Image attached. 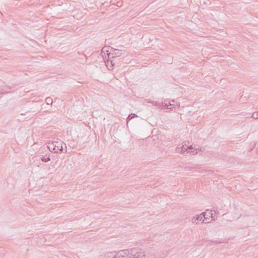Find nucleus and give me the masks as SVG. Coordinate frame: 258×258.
<instances>
[{
  "label": "nucleus",
  "mask_w": 258,
  "mask_h": 258,
  "mask_svg": "<svg viewBox=\"0 0 258 258\" xmlns=\"http://www.w3.org/2000/svg\"><path fill=\"white\" fill-rule=\"evenodd\" d=\"M118 254H119V258H127V256L130 254V249H123L118 251Z\"/></svg>",
  "instance_id": "obj_7"
},
{
  "label": "nucleus",
  "mask_w": 258,
  "mask_h": 258,
  "mask_svg": "<svg viewBox=\"0 0 258 258\" xmlns=\"http://www.w3.org/2000/svg\"><path fill=\"white\" fill-rule=\"evenodd\" d=\"M45 101L47 104H51L52 103V99L50 97H47L45 99Z\"/></svg>",
  "instance_id": "obj_14"
},
{
  "label": "nucleus",
  "mask_w": 258,
  "mask_h": 258,
  "mask_svg": "<svg viewBox=\"0 0 258 258\" xmlns=\"http://www.w3.org/2000/svg\"><path fill=\"white\" fill-rule=\"evenodd\" d=\"M157 102H155V103H154V105H157Z\"/></svg>",
  "instance_id": "obj_17"
},
{
  "label": "nucleus",
  "mask_w": 258,
  "mask_h": 258,
  "mask_svg": "<svg viewBox=\"0 0 258 258\" xmlns=\"http://www.w3.org/2000/svg\"><path fill=\"white\" fill-rule=\"evenodd\" d=\"M113 254H114V251L107 252L105 254V258H113V257L114 256Z\"/></svg>",
  "instance_id": "obj_11"
},
{
  "label": "nucleus",
  "mask_w": 258,
  "mask_h": 258,
  "mask_svg": "<svg viewBox=\"0 0 258 258\" xmlns=\"http://www.w3.org/2000/svg\"><path fill=\"white\" fill-rule=\"evenodd\" d=\"M196 146H193L190 145L188 146L186 145H183L181 147L178 146L175 150L177 153H182V154H187L190 153L192 155H195L198 153L199 148H196Z\"/></svg>",
  "instance_id": "obj_1"
},
{
  "label": "nucleus",
  "mask_w": 258,
  "mask_h": 258,
  "mask_svg": "<svg viewBox=\"0 0 258 258\" xmlns=\"http://www.w3.org/2000/svg\"><path fill=\"white\" fill-rule=\"evenodd\" d=\"M41 160L44 162H47L50 160L49 156H45L41 158Z\"/></svg>",
  "instance_id": "obj_13"
},
{
  "label": "nucleus",
  "mask_w": 258,
  "mask_h": 258,
  "mask_svg": "<svg viewBox=\"0 0 258 258\" xmlns=\"http://www.w3.org/2000/svg\"><path fill=\"white\" fill-rule=\"evenodd\" d=\"M175 101L174 100H172L171 101H169L168 102H164L162 103V106L164 107V109H170L171 110H173V108H174V107H172V106H175L174 104Z\"/></svg>",
  "instance_id": "obj_6"
},
{
  "label": "nucleus",
  "mask_w": 258,
  "mask_h": 258,
  "mask_svg": "<svg viewBox=\"0 0 258 258\" xmlns=\"http://www.w3.org/2000/svg\"><path fill=\"white\" fill-rule=\"evenodd\" d=\"M112 48L110 46H104L102 49V52L104 53V54H105V52H106L108 55V53H110V51L112 50Z\"/></svg>",
  "instance_id": "obj_9"
},
{
  "label": "nucleus",
  "mask_w": 258,
  "mask_h": 258,
  "mask_svg": "<svg viewBox=\"0 0 258 258\" xmlns=\"http://www.w3.org/2000/svg\"><path fill=\"white\" fill-rule=\"evenodd\" d=\"M129 249L130 254L134 258H146L145 252L141 249L134 247Z\"/></svg>",
  "instance_id": "obj_3"
},
{
  "label": "nucleus",
  "mask_w": 258,
  "mask_h": 258,
  "mask_svg": "<svg viewBox=\"0 0 258 258\" xmlns=\"http://www.w3.org/2000/svg\"><path fill=\"white\" fill-rule=\"evenodd\" d=\"M252 118L255 119H258V111L256 112H254L252 114Z\"/></svg>",
  "instance_id": "obj_15"
},
{
  "label": "nucleus",
  "mask_w": 258,
  "mask_h": 258,
  "mask_svg": "<svg viewBox=\"0 0 258 258\" xmlns=\"http://www.w3.org/2000/svg\"><path fill=\"white\" fill-rule=\"evenodd\" d=\"M205 216L203 213L197 215L196 217L192 218L191 221L193 223L197 224L199 221H202L203 222V219H204Z\"/></svg>",
  "instance_id": "obj_8"
},
{
  "label": "nucleus",
  "mask_w": 258,
  "mask_h": 258,
  "mask_svg": "<svg viewBox=\"0 0 258 258\" xmlns=\"http://www.w3.org/2000/svg\"><path fill=\"white\" fill-rule=\"evenodd\" d=\"M215 213L214 212V213H213V217H214L215 218Z\"/></svg>",
  "instance_id": "obj_18"
},
{
  "label": "nucleus",
  "mask_w": 258,
  "mask_h": 258,
  "mask_svg": "<svg viewBox=\"0 0 258 258\" xmlns=\"http://www.w3.org/2000/svg\"><path fill=\"white\" fill-rule=\"evenodd\" d=\"M216 213L215 211L207 210L206 212H203V214L205 216L204 219H203V222L205 223H209L210 222L209 221L210 218H212V220L215 221V217H213V213Z\"/></svg>",
  "instance_id": "obj_4"
},
{
  "label": "nucleus",
  "mask_w": 258,
  "mask_h": 258,
  "mask_svg": "<svg viewBox=\"0 0 258 258\" xmlns=\"http://www.w3.org/2000/svg\"><path fill=\"white\" fill-rule=\"evenodd\" d=\"M217 243H220L221 242H217Z\"/></svg>",
  "instance_id": "obj_19"
},
{
  "label": "nucleus",
  "mask_w": 258,
  "mask_h": 258,
  "mask_svg": "<svg viewBox=\"0 0 258 258\" xmlns=\"http://www.w3.org/2000/svg\"><path fill=\"white\" fill-rule=\"evenodd\" d=\"M106 67L108 68L109 70H111L112 69V67L113 66V64L112 63V61L108 59L107 60V61L105 62Z\"/></svg>",
  "instance_id": "obj_10"
},
{
  "label": "nucleus",
  "mask_w": 258,
  "mask_h": 258,
  "mask_svg": "<svg viewBox=\"0 0 258 258\" xmlns=\"http://www.w3.org/2000/svg\"><path fill=\"white\" fill-rule=\"evenodd\" d=\"M110 53H108V58L116 57L121 55V52L119 49L112 48V50L110 51Z\"/></svg>",
  "instance_id": "obj_5"
},
{
  "label": "nucleus",
  "mask_w": 258,
  "mask_h": 258,
  "mask_svg": "<svg viewBox=\"0 0 258 258\" xmlns=\"http://www.w3.org/2000/svg\"><path fill=\"white\" fill-rule=\"evenodd\" d=\"M63 144L66 146V144L62 141L58 140L56 141L49 143L47 147L50 152L58 153V151H62L63 150ZM66 148H67V147Z\"/></svg>",
  "instance_id": "obj_2"
},
{
  "label": "nucleus",
  "mask_w": 258,
  "mask_h": 258,
  "mask_svg": "<svg viewBox=\"0 0 258 258\" xmlns=\"http://www.w3.org/2000/svg\"><path fill=\"white\" fill-rule=\"evenodd\" d=\"M113 258H119V254H118V251H114V254H113Z\"/></svg>",
  "instance_id": "obj_16"
},
{
  "label": "nucleus",
  "mask_w": 258,
  "mask_h": 258,
  "mask_svg": "<svg viewBox=\"0 0 258 258\" xmlns=\"http://www.w3.org/2000/svg\"><path fill=\"white\" fill-rule=\"evenodd\" d=\"M137 115L134 113H131V114H130L126 119L127 123H128V122L130 120H131V119H133V118L137 117Z\"/></svg>",
  "instance_id": "obj_12"
}]
</instances>
